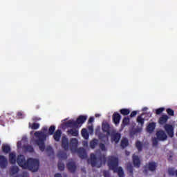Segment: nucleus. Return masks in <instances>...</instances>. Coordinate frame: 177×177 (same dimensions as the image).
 I'll list each match as a JSON object with an SVG mask.
<instances>
[{
	"label": "nucleus",
	"instance_id": "f257e3e1",
	"mask_svg": "<svg viewBox=\"0 0 177 177\" xmlns=\"http://www.w3.org/2000/svg\"><path fill=\"white\" fill-rule=\"evenodd\" d=\"M17 162L24 169H29L32 172H37L39 169V160L31 158L26 160V156L24 155H18Z\"/></svg>",
	"mask_w": 177,
	"mask_h": 177
},
{
	"label": "nucleus",
	"instance_id": "f03ea898",
	"mask_svg": "<svg viewBox=\"0 0 177 177\" xmlns=\"http://www.w3.org/2000/svg\"><path fill=\"white\" fill-rule=\"evenodd\" d=\"M108 167L109 169H111L113 172H117L119 177H124V170H122V167H118V158L115 156H109Z\"/></svg>",
	"mask_w": 177,
	"mask_h": 177
},
{
	"label": "nucleus",
	"instance_id": "7ed1b4c3",
	"mask_svg": "<svg viewBox=\"0 0 177 177\" xmlns=\"http://www.w3.org/2000/svg\"><path fill=\"white\" fill-rule=\"evenodd\" d=\"M35 136L37 139L35 140V144L39 146V149L41 151H45V142L46 141V134L42 132H35Z\"/></svg>",
	"mask_w": 177,
	"mask_h": 177
},
{
	"label": "nucleus",
	"instance_id": "20e7f679",
	"mask_svg": "<svg viewBox=\"0 0 177 177\" xmlns=\"http://www.w3.org/2000/svg\"><path fill=\"white\" fill-rule=\"evenodd\" d=\"M88 117L86 115H80L76 120H70L68 122H65V126L67 128H78L79 125L84 124L86 121Z\"/></svg>",
	"mask_w": 177,
	"mask_h": 177
},
{
	"label": "nucleus",
	"instance_id": "39448f33",
	"mask_svg": "<svg viewBox=\"0 0 177 177\" xmlns=\"http://www.w3.org/2000/svg\"><path fill=\"white\" fill-rule=\"evenodd\" d=\"M91 165V167H96L97 168H100L102 167V162H106V156L100 155L98 158L96 157L95 153H91L90 155Z\"/></svg>",
	"mask_w": 177,
	"mask_h": 177
},
{
	"label": "nucleus",
	"instance_id": "423d86ee",
	"mask_svg": "<svg viewBox=\"0 0 177 177\" xmlns=\"http://www.w3.org/2000/svg\"><path fill=\"white\" fill-rule=\"evenodd\" d=\"M156 138L160 142H164L165 140H167L168 136L165 133V131L160 130L156 132Z\"/></svg>",
	"mask_w": 177,
	"mask_h": 177
},
{
	"label": "nucleus",
	"instance_id": "0eeeda50",
	"mask_svg": "<svg viewBox=\"0 0 177 177\" xmlns=\"http://www.w3.org/2000/svg\"><path fill=\"white\" fill-rule=\"evenodd\" d=\"M164 129L169 138H174V126L171 124H165Z\"/></svg>",
	"mask_w": 177,
	"mask_h": 177
},
{
	"label": "nucleus",
	"instance_id": "6e6552de",
	"mask_svg": "<svg viewBox=\"0 0 177 177\" xmlns=\"http://www.w3.org/2000/svg\"><path fill=\"white\" fill-rule=\"evenodd\" d=\"M66 168L69 172L75 174V171H77V165L75 164V162L71 161L66 164Z\"/></svg>",
	"mask_w": 177,
	"mask_h": 177
},
{
	"label": "nucleus",
	"instance_id": "1a4fd4ad",
	"mask_svg": "<svg viewBox=\"0 0 177 177\" xmlns=\"http://www.w3.org/2000/svg\"><path fill=\"white\" fill-rule=\"evenodd\" d=\"M102 129L103 132L106 133V136H110V135H111V127H110L109 123H103Z\"/></svg>",
	"mask_w": 177,
	"mask_h": 177
},
{
	"label": "nucleus",
	"instance_id": "9d476101",
	"mask_svg": "<svg viewBox=\"0 0 177 177\" xmlns=\"http://www.w3.org/2000/svg\"><path fill=\"white\" fill-rule=\"evenodd\" d=\"M76 151L77 152L80 158H82V160H85V158L88 157L86 151L84 148L77 149Z\"/></svg>",
	"mask_w": 177,
	"mask_h": 177
},
{
	"label": "nucleus",
	"instance_id": "9b49d317",
	"mask_svg": "<svg viewBox=\"0 0 177 177\" xmlns=\"http://www.w3.org/2000/svg\"><path fill=\"white\" fill-rule=\"evenodd\" d=\"M133 164L136 168H140V158L138 155H133L132 156Z\"/></svg>",
	"mask_w": 177,
	"mask_h": 177
},
{
	"label": "nucleus",
	"instance_id": "f8f14e48",
	"mask_svg": "<svg viewBox=\"0 0 177 177\" xmlns=\"http://www.w3.org/2000/svg\"><path fill=\"white\" fill-rule=\"evenodd\" d=\"M78 147V140L77 138L71 139V151H77Z\"/></svg>",
	"mask_w": 177,
	"mask_h": 177
},
{
	"label": "nucleus",
	"instance_id": "ddd939ff",
	"mask_svg": "<svg viewBox=\"0 0 177 177\" xmlns=\"http://www.w3.org/2000/svg\"><path fill=\"white\" fill-rule=\"evenodd\" d=\"M62 147L64 150H68L69 144H68V138L66 136H62Z\"/></svg>",
	"mask_w": 177,
	"mask_h": 177
},
{
	"label": "nucleus",
	"instance_id": "4468645a",
	"mask_svg": "<svg viewBox=\"0 0 177 177\" xmlns=\"http://www.w3.org/2000/svg\"><path fill=\"white\" fill-rule=\"evenodd\" d=\"M121 139V133H113L111 134V142H115V143H118Z\"/></svg>",
	"mask_w": 177,
	"mask_h": 177
},
{
	"label": "nucleus",
	"instance_id": "2eb2a0df",
	"mask_svg": "<svg viewBox=\"0 0 177 177\" xmlns=\"http://www.w3.org/2000/svg\"><path fill=\"white\" fill-rule=\"evenodd\" d=\"M112 118L114 124L118 125V124H120V121H121V115L117 112H115L112 116Z\"/></svg>",
	"mask_w": 177,
	"mask_h": 177
},
{
	"label": "nucleus",
	"instance_id": "dca6fc26",
	"mask_svg": "<svg viewBox=\"0 0 177 177\" xmlns=\"http://www.w3.org/2000/svg\"><path fill=\"white\" fill-rule=\"evenodd\" d=\"M158 165L156 162H149L147 165V168L151 172H154L157 169Z\"/></svg>",
	"mask_w": 177,
	"mask_h": 177
},
{
	"label": "nucleus",
	"instance_id": "f3484780",
	"mask_svg": "<svg viewBox=\"0 0 177 177\" xmlns=\"http://www.w3.org/2000/svg\"><path fill=\"white\" fill-rule=\"evenodd\" d=\"M0 167L1 168H6L8 167V160L4 156H0Z\"/></svg>",
	"mask_w": 177,
	"mask_h": 177
},
{
	"label": "nucleus",
	"instance_id": "a211bd4d",
	"mask_svg": "<svg viewBox=\"0 0 177 177\" xmlns=\"http://www.w3.org/2000/svg\"><path fill=\"white\" fill-rule=\"evenodd\" d=\"M168 120H169V117H168V115H162L159 118L158 123L160 124V125H164L165 124H167V122H168Z\"/></svg>",
	"mask_w": 177,
	"mask_h": 177
},
{
	"label": "nucleus",
	"instance_id": "6ab92c4d",
	"mask_svg": "<svg viewBox=\"0 0 177 177\" xmlns=\"http://www.w3.org/2000/svg\"><path fill=\"white\" fill-rule=\"evenodd\" d=\"M9 161L10 164H16L17 162V158L16 157V153L11 152L9 153Z\"/></svg>",
	"mask_w": 177,
	"mask_h": 177
},
{
	"label": "nucleus",
	"instance_id": "aec40b11",
	"mask_svg": "<svg viewBox=\"0 0 177 177\" xmlns=\"http://www.w3.org/2000/svg\"><path fill=\"white\" fill-rule=\"evenodd\" d=\"M60 138H62V130L57 129L53 136V139L55 142H59Z\"/></svg>",
	"mask_w": 177,
	"mask_h": 177
},
{
	"label": "nucleus",
	"instance_id": "412c9836",
	"mask_svg": "<svg viewBox=\"0 0 177 177\" xmlns=\"http://www.w3.org/2000/svg\"><path fill=\"white\" fill-rule=\"evenodd\" d=\"M154 129H156V123L155 122L149 123L147 127V131L151 133V132L154 131Z\"/></svg>",
	"mask_w": 177,
	"mask_h": 177
},
{
	"label": "nucleus",
	"instance_id": "4be33fe9",
	"mask_svg": "<svg viewBox=\"0 0 177 177\" xmlns=\"http://www.w3.org/2000/svg\"><path fill=\"white\" fill-rule=\"evenodd\" d=\"M67 133L68 135H71V136H78L79 135V131L77 129H71L68 130Z\"/></svg>",
	"mask_w": 177,
	"mask_h": 177
},
{
	"label": "nucleus",
	"instance_id": "5701e85b",
	"mask_svg": "<svg viewBox=\"0 0 177 177\" xmlns=\"http://www.w3.org/2000/svg\"><path fill=\"white\" fill-rule=\"evenodd\" d=\"M130 122L131 120L129 119V117H124L122 122V128H125V127L129 125Z\"/></svg>",
	"mask_w": 177,
	"mask_h": 177
},
{
	"label": "nucleus",
	"instance_id": "b1692460",
	"mask_svg": "<svg viewBox=\"0 0 177 177\" xmlns=\"http://www.w3.org/2000/svg\"><path fill=\"white\" fill-rule=\"evenodd\" d=\"M167 172L169 176H174L176 175V176L177 177V169L175 171V168L174 167L168 168Z\"/></svg>",
	"mask_w": 177,
	"mask_h": 177
},
{
	"label": "nucleus",
	"instance_id": "393cba45",
	"mask_svg": "<svg viewBox=\"0 0 177 177\" xmlns=\"http://www.w3.org/2000/svg\"><path fill=\"white\" fill-rule=\"evenodd\" d=\"M10 150H11L10 146H9L8 145H2V151L5 154H8V153H10Z\"/></svg>",
	"mask_w": 177,
	"mask_h": 177
},
{
	"label": "nucleus",
	"instance_id": "a878e982",
	"mask_svg": "<svg viewBox=\"0 0 177 177\" xmlns=\"http://www.w3.org/2000/svg\"><path fill=\"white\" fill-rule=\"evenodd\" d=\"M99 143V140L94 138L90 142V147L91 149H95Z\"/></svg>",
	"mask_w": 177,
	"mask_h": 177
},
{
	"label": "nucleus",
	"instance_id": "bb28decb",
	"mask_svg": "<svg viewBox=\"0 0 177 177\" xmlns=\"http://www.w3.org/2000/svg\"><path fill=\"white\" fill-rule=\"evenodd\" d=\"M142 115H143V114L137 117V122L140 125V127H143V125H145V118H142Z\"/></svg>",
	"mask_w": 177,
	"mask_h": 177
},
{
	"label": "nucleus",
	"instance_id": "cd10ccee",
	"mask_svg": "<svg viewBox=\"0 0 177 177\" xmlns=\"http://www.w3.org/2000/svg\"><path fill=\"white\" fill-rule=\"evenodd\" d=\"M120 113L122 115H129L131 113V110H129V109H122L120 110Z\"/></svg>",
	"mask_w": 177,
	"mask_h": 177
},
{
	"label": "nucleus",
	"instance_id": "c85d7f7f",
	"mask_svg": "<svg viewBox=\"0 0 177 177\" xmlns=\"http://www.w3.org/2000/svg\"><path fill=\"white\" fill-rule=\"evenodd\" d=\"M128 145H129L128 139L124 138L123 140H122L121 143H120L121 147H122L123 149H125V147H127L128 146Z\"/></svg>",
	"mask_w": 177,
	"mask_h": 177
},
{
	"label": "nucleus",
	"instance_id": "c756f323",
	"mask_svg": "<svg viewBox=\"0 0 177 177\" xmlns=\"http://www.w3.org/2000/svg\"><path fill=\"white\" fill-rule=\"evenodd\" d=\"M136 147L138 151H142L143 150V144L139 140L136 142Z\"/></svg>",
	"mask_w": 177,
	"mask_h": 177
},
{
	"label": "nucleus",
	"instance_id": "7c9ffc66",
	"mask_svg": "<svg viewBox=\"0 0 177 177\" xmlns=\"http://www.w3.org/2000/svg\"><path fill=\"white\" fill-rule=\"evenodd\" d=\"M24 149L26 151H28V153H34V147L32 145L24 146Z\"/></svg>",
	"mask_w": 177,
	"mask_h": 177
},
{
	"label": "nucleus",
	"instance_id": "2f4dec72",
	"mask_svg": "<svg viewBox=\"0 0 177 177\" xmlns=\"http://www.w3.org/2000/svg\"><path fill=\"white\" fill-rule=\"evenodd\" d=\"M82 136L83 138H84V139H88V138H89V134L88 133L86 129H82Z\"/></svg>",
	"mask_w": 177,
	"mask_h": 177
},
{
	"label": "nucleus",
	"instance_id": "473e14b6",
	"mask_svg": "<svg viewBox=\"0 0 177 177\" xmlns=\"http://www.w3.org/2000/svg\"><path fill=\"white\" fill-rule=\"evenodd\" d=\"M29 127H31V129H38L39 128V123H29Z\"/></svg>",
	"mask_w": 177,
	"mask_h": 177
},
{
	"label": "nucleus",
	"instance_id": "72a5a7b5",
	"mask_svg": "<svg viewBox=\"0 0 177 177\" xmlns=\"http://www.w3.org/2000/svg\"><path fill=\"white\" fill-rule=\"evenodd\" d=\"M10 171L12 174L15 175V174H17V172H19V169L17 166H13L12 167H11Z\"/></svg>",
	"mask_w": 177,
	"mask_h": 177
},
{
	"label": "nucleus",
	"instance_id": "f704fd0d",
	"mask_svg": "<svg viewBox=\"0 0 177 177\" xmlns=\"http://www.w3.org/2000/svg\"><path fill=\"white\" fill-rule=\"evenodd\" d=\"M55 131H56V127L55 126H50L48 129L49 135H53V133H55Z\"/></svg>",
	"mask_w": 177,
	"mask_h": 177
},
{
	"label": "nucleus",
	"instance_id": "c9c22d12",
	"mask_svg": "<svg viewBox=\"0 0 177 177\" xmlns=\"http://www.w3.org/2000/svg\"><path fill=\"white\" fill-rule=\"evenodd\" d=\"M166 111H167L168 115H171V117H174L175 115V111L169 108L167 109L166 110Z\"/></svg>",
	"mask_w": 177,
	"mask_h": 177
},
{
	"label": "nucleus",
	"instance_id": "e433bc0d",
	"mask_svg": "<svg viewBox=\"0 0 177 177\" xmlns=\"http://www.w3.org/2000/svg\"><path fill=\"white\" fill-rule=\"evenodd\" d=\"M165 110V108L164 107H160L159 109H157L156 110V114H157V115H160V114H161V113H162V111H164Z\"/></svg>",
	"mask_w": 177,
	"mask_h": 177
},
{
	"label": "nucleus",
	"instance_id": "4c0bfd02",
	"mask_svg": "<svg viewBox=\"0 0 177 177\" xmlns=\"http://www.w3.org/2000/svg\"><path fill=\"white\" fill-rule=\"evenodd\" d=\"M58 157H59V158H62V160H66L67 154L66 153H60L58 154Z\"/></svg>",
	"mask_w": 177,
	"mask_h": 177
},
{
	"label": "nucleus",
	"instance_id": "58836bf2",
	"mask_svg": "<svg viewBox=\"0 0 177 177\" xmlns=\"http://www.w3.org/2000/svg\"><path fill=\"white\" fill-rule=\"evenodd\" d=\"M127 171L128 172H129V174H133V167L132 166V165L129 164L127 165Z\"/></svg>",
	"mask_w": 177,
	"mask_h": 177
},
{
	"label": "nucleus",
	"instance_id": "ea45409f",
	"mask_svg": "<svg viewBox=\"0 0 177 177\" xmlns=\"http://www.w3.org/2000/svg\"><path fill=\"white\" fill-rule=\"evenodd\" d=\"M58 169L59 171H64V163L58 162Z\"/></svg>",
	"mask_w": 177,
	"mask_h": 177
},
{
	"label": "nucleus",
	"instance_id": "a19ab883",
	"mask_svg": "<svg viewBox=\"0 0 177 177\" xmlns=\"http://www.w3.org/2000/svg\"><path fill=\"white\" fill-rule=\"evenodd\" d=\"M152 145L153 146H158V140L156 138H153L152 139Z\"/></svg>",
	"mask_w": 177,
	"mask_h": 177
},
{
	"label": "nucleus",
	"instance_id": "79ce46f5",
	"mask_svg": "<svg viewBox=\"0 0 177 177\" xmlns=\"http://www.w3.org/2000/svg\"><path fill=\"white\" fill-rule=\"evenodd\" d=\"M46 151L50 154H53V149L50 146L47 147Z\"/></svg>",
	"mask_w": 177,
	"mask_h": 177
},
{
	"label": "nucleus",
	"instance_id": "37998d69",
	"mask_svg": "<svg viewBox=\"0 0 177 177\" xmlns=\"http://www.w3.org/2000/svg\"><path fill=\"white\" fill-rule=\"evenodd\" d=\"M138 129H133L130 131V136H135L138 133Z\"/></svg>",
	"mask_w": 177,
	"mask_h": 177
},
{
	"label": "nucleus",
	"instance_id": "c03bdc74",
	"mask_svg": "<svg viewBox=\"0 0 177 177\" xmlns=\"http://www.w3.org/2000/svg\"><path fill=\"white\" fill-rule=\"evenodd\" d=\"M100 149L102 151H106V145L103 143H100Z\"/></svg>",
	"mask_w": 177,
	"mask_h": 177
},
{
	"label": "nucleus",
	"instance_id": "a18cd8bd",
	"mask_svg": "<svg viewBox=\"0 0 177 177\" xmlns=\"http://www.w3.org/2000/svg\"><path fill=\"white\" fill-rule=\"evenodd\" d=\"M138 114L137 111H133L130 114V118H133V117H136V115Z\"/></svg>",
	"mask_w": 177,
	"mask_h": 177
},
{
	"label": "nucleus",
	"instance_id": "49530a36",
	"mask_svg": "<svg viewBox=\"0 0 177 177\" xmlns=\"http://www.w3.org/2000/svg\"><path fill=\"white\" fill-rule=\"evenodd\" d=\"M103 176L104 177H111V176H110V172L109 171H106V170H104L103 171Z\"/></svg>",
	"mask_w": 177,
	"mask_h": 177
},
{
	"label": "nucleus",
	"instance_id": "de8ad7c7",
	"mask_svg": "<svg viewBox=\"0 0 177 177\" xmlns=\"http://www.w3.org/2000/svg\"><path fill=\"white\" fill-rule=\"evenodd\" d=\"M93 121H95V118L91 117V118L88 119V124H91V123L93 122Z\"/></svg>",
	"mask_w": 177,
	"mask_h": 177
},
{
	"label": "nucleus",
	"instance_id": "09e8293b",
	"mask_svg": "<svg viewBox=\"0 0 177 177\" xmlns=\"http://www.w3.org/2000/svg\"><path fill=\"white\" fill-rule=\"evenodd\" d=\"M17 117H18V118H23V113L18 112L17 113Z\"/></svg>",
	"mask_w": 177,
	"mask_h": 177
},
{
	"label": "nucleus",
	"instance_id": "8fccbe9b",
	"mask_svg": "<svg viewBox=\"0 0 177 177\" xmlns=\"http://www.w3.org/2000/svg\"><path fill=\"white\" fill-rule=\"evenodd\" d=\"M89 132H93V126L91 125L88 127Z\"/></svg>",
	"mask_w": 177,
	"mask_h": 177
},
{
	"label": "nucleus",
	"instance_id": "3c124183",
	"mask_svg": "<svg viewBox=\"0 0 177 177\" xmlns=\"http://www.w3.org/2000/svg\"><path fill=\"white\" fill-rule=\"evenodd\" d=\"M32 121H41V118H38V117H34L32 118Z\"/></svg>",
	"mask_w": 177,
	"mask_h": 177
},
{
	"label": "nucleus",
	"instance_id": "603ef678",
	"mask_svg": "<svg viewBox=\"0 0 177 177\" xmlns=\"http://www.w3.org/2000/svg\"><path fill=\"white\" fill-rule=\"evenodd\" d=\"M17 147L18 149H21V141H19V142H17Z\"/></svg>",
	"mask_w": 177,
	"mask_h": 177
},
{
	"label": "nucleus",
	"instance_id": "864d4df0",
	"mask_svg": "<svg viewBox=\"0 0 177 177\" xmlns=\"http://www.w3.org/2000/svg\"><path fill=\"white\" fill-rule=\"evenodd\" d=\"M55 177H62L60 173H57L55 174Z\"/></svg>",
	"mask_w": 177,
	"mask_h": 177
},
{
	"label": "nucleus",
	"instance_id": "5fc2aeb1",
	"mask_svg": "<svg viewBox=\"0 0 177 177\" xmlns=\"http://www.w3.org/2000/svg\"><path fill=\"white\" fill-rule=\"evenodd\" d=\"M146 110H147V107H145V108H143V109H142L143 111H146Z\"/></svg>",
	"mask_w": 177,
	"mask_h": 177
},
{
	"label": "nucleus",
	"instance_id": "6e6d98bb",
	"mask_svg": "<svg viewBox=\"0 0 177 177\" xmlns=\"http://www.w3.org/2000/svg\"><path fill=\"white\" fill-rule=\"evenodd\" d=\"M95 117H100V115H99V114H95Z\"/></svg>",
	"mask_w": 177,
	"mask_h": 177
},
{
	"label": "nucleus",
	"instance_id": "4d7b16f0",
	"mask_svg": "<svg viewBox=\"0 0 177 177\" xmlns=\"http://www.w3.org/2000/svg\"><path fill=\"white\" fill-rule=\"evenodd\" d=\"M126 154H127V156H129V152L126 151Z\"/></svg>",
	"mask_w": 177,
	"mask_h": 177
},
{
	"label": "nucleus",
	"instance_id": "13d9d810",
	"mask_svg": "<svg viewBox=\"0 0 177 177\" xmlns=\"http://www.w3.org/2000/svg\"><path fill=\"white\" fill-rule=\"evenodd\" d=\"M0 124L1 125H3V124L2 123V122L0 120Z\"/></svg>",
	"mask_w": 177,
	"mask_h": 177
},
{
	"label": "nucleus",
	"instance_id": "bf43d9fd",
	"mask_svg": "<svg viewBox=\"0 0 177 177\" xmlns=\"http://www.w3.org/2000/svg\"><path fill=\"white\" fill-rule=\"evenodd\" d=\"M88 164H89V162H89V160H88Z\"/></svg>",
	"mask_w": 177,
	"mask_h": 177
}]
</instances>
